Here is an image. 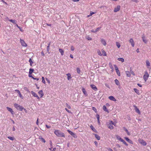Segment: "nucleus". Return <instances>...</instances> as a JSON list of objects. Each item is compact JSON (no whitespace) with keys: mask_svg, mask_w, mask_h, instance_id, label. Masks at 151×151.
Returning a JSON list of instances; mask_svg holds the SVG:
<instances>
[{"mask_svg":"<svg viewBox=\"0 0 151 151\" xmlns=\"http://www.w3.org/2000/svg\"><path fill=\"white\" fill-rule=\"evenodd\" d=\"M116 45L117 47L118 48H119L120 46V44L118 42H116Z\"/></svg>","mask_w":151,"mask_h":151,"instance_id":"49530a36","label":"nucleus"},{"mask_svg":"<svg viewBox=\"0 0 151 151\" xmlns=\"http://www.w3.org/2000/svg\"><path fill=\"white\" fill-rule=\"evenodd\" d=\"M42 82H43L44 83H45V80L44 77H42Z\"/></svg>","mask_w":151,"mask_h":151,"instance_id":"3c124183","label":"nucleus"},{"mask_svg":"<svg viewBox=\"0 0 151 151\" xmlns=\"http://www.w3.org/2000/svg\"><path fill=\"white\" fill-rule=\"evenodd\" d=\"M55 134L58 137H65L64 133L59 130H55L54 132Z\"/></svg>","mask_w":151,"mask_h":151,"instance_id":"f257e3e1","label":"nucleus"},{"mask_svg":"<svg viewBox=\"0 0 151 151\" xmlns=\"http://www.w3.org/2000/svg\"><path fill=\"white\" fill-rule=\"evenodd\" d=\"M72 136L75 138H76L77 137V136L74 133H73V134H72Z\"/></svg>","mask_w":151,"mask_h":151,"instance_id":"a19ab883","label":"nucleus"},{"mask_svg":"<svg viewBox=\"0 0 151 151\" xmlns=\"http://www.w3.org/2000/svg\"><path fill=\"white\" fill-rule=\"evenodd\" d=\"M142 39L143 41L145 43H147V40L145 39V36L143 35L142 36Z\"/></svg>","mask_w":151,"mask_h":151,"instance_id":"9b49d317","label":"nucleus"},{"mask_svg":"<svg viewBox=\"0 0 151 151\" xmlns=\"http://www.w3.org/2000/svg\"><path fill=\"white\" fill-rule=\"evenodd\" d=\"M39 139L43 142L45 143V139L42 138L41 137H40Z\"/></svg>","mask_w":151,"mask_h":151,"instance_id":"c85d7f7f","label":"nucleus"},{"mask_svg":"<svg viewBox=\"0 0 151 151\" xmlns=\"http://www.w3.org/2000/svg\"><path fill=\"white\" fill-rule=\"evenodd\" d=\"M38 93L39 94L41 95V97H42L43 95V94L42 91H39Z\"/></svg>","mask_w":151,"mask_h":151,"instance_id":"e433bc0d","label":"nucleus"},{"mask_svg":"<svg viewBox=\"0 0 151 151\" xmlns=\"http://www.w3.org/2000/svg\"><path fill=\"white\" fill-rule=\"evenodd\" d=\"M90 127L91 129L94 132H96V129L93 127L92 125H91L90 126Z\"/></svg>","mask_w":151,"mask_h":151,"instance_id":"473e14b6","label":"nucleus"},{"mask_svg":"<svg viewBox=\"0 0 151 151\" xmlns=\"http://www.w3.org/2000/svg\"><path fill=\"white\" fill-rule=\"evenodd\" d=\"M117 60L119 61H121L122 62H123L124 61V59L123 58H118Z\"/></svg>","mask_w":151,"mask_h":151,"instance_id":"7c9ffc66","label":"nucleus"},{"mask_svg":"<svg viewBox=\"0 0 151 151\" xmlns=\"http://www.w3.org/2000/svg\"><path fill=\"white\" fill-rule=\"evenodd\" d=\"M124 139L126 140L128 142H129V143L131 144H133V142L132 141L129 139L128 137H125L124 138Z\"/></svg>","mask_w":151,"mask_h":151,"instance_id":"1a4fd4ad","label":"nucleus"},{"mask_svg":"<svg viewBox=\"0 0 151 151\" xmlns=\"http://www.w3.org/2000/svg\"><path fill=\"white\" fill-rule=\"evenodd\" d=\"M6 109H7L9 111H10L12 114H14V112L12 109L8 107H6Z\"/></svg>","mask_w":151,"mask_h":151,"instance_id":"dca6fc26","label":"nucleus"},{"mask_svg":"<svg viewBox=\"0 0 151 151\" xmlns=\"http://www.w3.org/2000/svg\"><path fill=\"white\" fill-rule=\"evenodd\" d=\"M9 21L10 22H11L14 24H16L17 23V21L15 19L13 20V19H10L9 20Z\"/></svg>","mask_w":151,"mask_h":151,"instance_id":"cd10ccee","label":"nucleus"},{"mask_svg":"<svg viewBox=\"0 0 151 151\" xmlns=\"http://www.w3.org/2000/svg\"><path fill=\"white\" fill-rule=\"evenodd\" d=\"M129 42L131 44L132 47H134V43L133 39L132 38H131L129 40Z\"/></svg>","mask_w":151,"mask_h":151,"instance_id":"2eb2a0df","label":"nucleus"},{"mask_svg":"<svg viewBox=\"0 0 151 151\" xmlns=\"http://www.w3.org/2000/svg\"><path fill=\"white\" fill-rule=\"evenodd\" d=\"M123 129H124V130L127 133L128 135H130V132H129L128 130L125 127H123Z\"/></svg>","mask_w":151,"mask_h":151,"instance_id":"393cba45","label":"nucleus"},{"mask_svg":"<svg viewBox=\"0 0 151 151\" xmlns=\"http://www.w3.org/2000/svg\"><path fill=\"white\" fill-rule=\"evenodd\" d=\"M107 149L109 151H113V150L110 148H107Z\"/></svg>","mask_w":151,"mask_h":151,"instance_id":"5fc2aeb1","label":"nucleus"},{"mask_svg":"<svg viewBox=\"0 0 151 151\" xmlns=\"http://www.w3.org/2000/svg\"><path fill=\"white\" fill-rule=\"evenodd\" d=\"M133 106L134 107V109L135 110V111L139 114H140V111L139 109L137 108V106L135 105H134Z\"/></svg>","mask_w":151,"mask_h":151,"instance_id":"0eeeda50","label":"nucleus"},{"mask_svg":"<svg viewBox=\"0 0 151 151\" xmlns=\"http://www.w3.org/2000/svg\"><path fill=\"white\" fill-rule=\"evenodd\" d=\"M10 19H9V18L8 17H6L4 18V20L5 21H7L8 20L9 21V20Z\"/></svg>","mask_w":151,"mask_h":151,"instance_id":"4d7b16f0","label":"nucleus"},{"mask_svg":"<svg viewBox=\"0 0 151 151\" xmlns=\"http://www.w3.org/2000/svg\"><path fill=\"white\" fill-rule=\"evenodd\" d=\"M31 93L33 96L37 97V99H39V97L37 96V95L36 93H35L32 91H31Z\"/></svg>","mask_w":151,"mask_h":151,"instance_id":"f3484780","label":"nucleus"},{"mask_svg":"<svg viewBox=\"0 0 151 151\" xmlns=\"http://www.w3.org/2000/svg\"><path fill=\"white\" fill-rule=\"evenodd\" d=\"M110 123H110L112 125H114V122L113 121H111Z\"/></svg>","mask_w":151,"mask_h":151,"instance_id":"e2e57ef3","label":"nucleus"},{"mask_svg":"<svg viewBox=\"0 0 151 151\" xmlns=\"http://www.w3.org/2000/svg\"><path fill=\"white\" fill-rule=\"evenodd\" d=\"M34 71V70L32 68H30L29 70V74H32Z\"/></svg>","mask_w":151,"mask_h":151,"instance_id":"2f4dec72","label":"nucleus"},{"mask_svg":"<svg viewBox=\"0 0 151 151\" xmlns=\"http://www.w3.org/2000/svg\"><path fill=\"white\" fill-rule=\"evenodd\" d=\"M66 106L69 109H70L71 108L70 106L67 104H66Z\"/></svg>","mask_w":151,"mask_h":151,"instance_id":"6e6d98bb","label":"nucleus"},{"mask_svg":"<svg viewBox=\"0 0 151 151\" xmlns=\"http://www.w3.org/2000/svg\"><path fill=\"white\" fill-rule=\"evenodd\" d=\"M116 139L120 141L121 142H122V140H123V139H122L119 136L116 135Z\"/></svg>","mask_w":151,"mask_h":151,"instance_id":"412c9836","label":"nucleus"},{"mask_svg":"<svg viewBox=\"0 0 151 151\" xmlns=\"http://www.w3.org/2000/svg\"><path fill=\"white\" fill-rule=\"evenodd\" d=\"M108 127L111 129H112L114 128V127L111 123H109L108 124Z\"/></svg>","mask_w":151,"mask_h":151,"instance_id":"aec40b11","label":"nucleus"},{"mask_svg":"<svg viewBox=\"0 0 151 151\" xmlns=\"http://www.w3.org/2000/svg\"><path fill=\"white\" fill-rule=\"evenodd\" d=\"M146 66L147 68L149 69L150 70L151 69V67H150V63L148 60H146Z\"/></svg>","mask_w":151,"mask_h":151,"instance_id":"423d86ee","label":"nucleus"},{"mask_svg":"<svg viewBox=\"0 0 151 151\" xmlns=\"http://www.w3.org/2000/svg\"><path fill=\"white\" fill-rule=\"evenodd\" d=\"M132 1L134 2H135L136 3H137L138 2V1L137 0H131Z\"/></svg>","mask_w":151,"mask_h":151,"instance_id":"052dcab7","label":"nucleus"},{"mask_svg":"<svg viewBox=\"0 0 151 151\" xmlns=\"http://www.w3.org/2000/svg\"><path fill=\"white\" fill-rule=\"evenodd\" d=\"M109 99L112 101H116V99L112 96H110L109 97Z\"/></svg>","mask_w":151,"mask_h":151,"instance_id":"a211bd4d","label":"nucleus"},{"mask_svg":"<svg viewBox=\"0 0 151 151\" xmlns=\"http://www.w3.org/2000/svg\"><path fill=\"white\" fill-rule=\"evenodd\" d=\"M120 6L119 5L118 6L114 8V12H116L119 11L120 9Z\"/></svg>","mask_w":151,"mask_h":151,"instance_id":"f8f14e48","label":"nucleus"},{"mask_svg":"<svg viewBox=\"0 0 151 151\" xmlns=\"http://www.w3.org/2000/svg\"><path fill=\"white\" fill-rule=\"evenodd\" d=\"M67 132L71 135L73 133V132H72L71 131H70V130L69 129L67 130Z\"/></svg>","mask_w":151,"mask_h":151,"instance_id":"c03bdc74","label":"nucleus"},{"mask_svg":"<svg viewBox=\"0 0 151 151\" xmlns=\"http://www.w3.org/2000/svg\"><path fill=\"white\" fill-rule=\"evenodd\" d=\"M8 138L10 139V140H14V137H8Z\"/></svg>","mask_w":151,"mask_h":151,"instance_id":"4c0bfd02","label":"nucleus"},{"mask_svg":"<svg viewBox=\"0 0 151 151\" xmlns=\"http://www.w3.org/2000/svg\"><path fill=\"white\" fill-rule=\"evenodd\" d=\"M116 146L117 147L120 148L121 147V146L119 144H117L116 145Z\"/></svg>","mask_w":151,"mask_h":151,"instance_id":"bf43d9fd","label":"nucleus"},{"mask_svg":"<svg viewBox=\"0 0 151 151\" xmlns=\"http://www.w3.org/2000/svg\"><path fill=\"white\" fill-rule=\"evenodd\" d=\"M66 75L67 76V79L68 80H70L71 78L70 74V73H68L66 74Z\"/></svg>","mask_w":151,"mask_h":151,"instance_id":"5701e85b","label":"nucleus"},{"mask_svg":"<svg viewBox=\"0 0 151 151\" xmlns=\"http://www.w3.org/2000/svg\"><path fill=\"white\" fill-rule=\"evenodd\" d=\"M91 87L95 91H96L98 89L96 86L93 84H91L90 85Z\"/></svg>","mask_w":151,"mask_h":151,"instance_id":"9d476101","label":"nucleus"},{"mask_svg":"<svg viewBox=\"0 0 151 151\" xmlns=\"http://www.w3.org/2000/svg\"><path fill=\"white\" fill-rule=\"evenodd\" d=\"M121 142H122L126 146H127L128 145L127 144L124 139H123Z\"/></svg>","mask_w":151,"mask_h":151,"instance_id":"58836bf2","label":"nucleus"},{"mask_svg":"<svg viewBox=\"0 0 151 151\" xmlns=\"http://www.w3.org/2000/svg\"><path fill=\"white\" fill-rule=\"evenodd\" d=\"M41 54L43 56H44V55H45V54L44 53V51L43 50L42 51V52H41Z\"/></svg>","mask_w":151,"mask_h":151,"instance_id":"338daca9","label":"nucleus"},{"mask_svg":"<svg viewBox=\"0 0 151 151\" xmlns=\"http://www.w3.org/2000/svg\"><path fill=\"white\" fill-rule=\"evenodd\" d=\"M109 65L110 68L112 69V70L113 69V67L111 63H109Z\"/></svg>","mask_w":151,"mask_h":151,"instance_id":"ea45409f","label":"nucleus"},{"mask_svg":"<svg viewBox=\"0 0 151 151\" xmlns=\"http://www.w3.org/2000/svg\"><path fill=\"white\" fill-rule=\"evenodd\" d=\"M102 55H103L105 56H106V52L103 50H102Z\"/></svg>","mask_w":151,"mask_h":151,"instance_id":"c9c22d12","label":"nucleus"},{"mask_svg":"<svg viewBox=\"0 0 151 151\" xmlns=\"http://www.w3.org/2000/svg\"><path fill=\"white\" fill-rule=\"evenodd\" d=\"M145 74L143 76V78L145 81L146 82L149 77V74L147 71H145Z\"/></svg>","mask_w":151,"mask_h":151,"instance_id":"7ed1b4c3","label":"nucleus"},{"mask_svg":"<svg viewBox=\"0 0 151 151\" xmlns=\"http://www.w3.org/2000/svg\"><path fill=\"white\" fill-rule=\"evenodd\" d=\"M65 110H66V111H67L68 113H71V111H70V110H68L67 109V108H65Z\"/></svg>","mask_w":151,"mask_h":151,"instance_id":"864d4df0","label":"nucleus"},{"mask_svg":"<svg viewBox=\"0 0 151 151\" xmlns=\"http://www.w3.org/2000/svg\"><path fill=\"white\" fill-rule=\"evenodd\" d=\"M134 90L135 93H136L138 95H139L140 93L139 91L138 90L137 88H134Z\"/></svg>","mask_w":151,"mask_h":151,"instance_id":"bb28decb","label":"nucleus"},{"mask_svg":"<svg viewBox=\"0 0 151 151\" xmlns=\"http://www.w3.org/2000/svg\"><path fill=\"white\" fill-rule=\"evenodd\" d=\"M136 51L137 53H139V48H137V49L136 50Z\"/></svg>","mask_w":151,"mask_h":151,"instance_id":"774afa93","label":"nucleus"},{"mask_svg":"<svg viewBox=\"0 0 151 151\" xmlns=\"http://www.w3.org/2000/svg\"><path fill=\"white\" fill-rule=\"evenodd\" d=\"M94 135L95 137L98 140H99L100 139V137L99 135L97 134H94Z\"/></svg>","mask_w":151,"mask_h":151,"instance_id":"a878e982","label":"nucleus"},{"mask_svg":"<svg viewBox=\"0 0 151 151\" xmlns=\"http://www.w3.org/2000/svg\"><path fill=\"white\" fill-rule=\"evenodd\" d=\"M59 51L61 53V55H64V51L63 49L60 48L59 49Z\"/></svg>","mask_w":151,"mask_h":151,"instance_id":"b1692460","label":"nucleus"},{"mask_svg":"<svg viewBox=\"0 0 151 151\" xmlns=\"http://www.w3.org/2000/svg\"><path fill=\"white\" fill-rule=\"evenodd\" d=\"M87 39H88V40H92L91 38L90 37L88 36L87 37Z\"/></svg>","mask_w":151,"mask_h":151,"instance_id":"13d9d810","label":"nucleus"},{"mask_svg":"<svg viewBox=\"0 0 151 151\" xmlns=\"http://www.w3.org/2000/svg\"><path fill=\"white\" fill-rule=\"evenodd\" d=\"M71 50L72 51H73L74 50V48L73 46L71 47Z\"/></svg>","mask_w":151,"mask_h":151,"instance_id":"0e129e2a","label":"nucleus"},{"mask_svg":"<svg viewBox=\"0 0 151 151\" xmlns=\"http://www.w3.org/2000/svg\"><path fill=\"white\" fill-rule=\"evenodd\" d=\"M139 143L143 146H145L147 145V143L143 139H139L138 140Z\"/></svg>","mask_w":151,"mask_h":151,"instance_id":"20e7f679","label":"nucleus"},{"mask_svg":"<svg viewBox=\"0 0 151 151\" xmlns=\"http://www.w3.org/2000/svg\"><path fill=\"white\" fill-rule=\"evenodd\" d=\"M32 78L34 80H36L37 81H38L39 80L38 78H34L33 77H32Z\"/></svg>","mask_w":151,"mask_h":151,"instance_id":"69168bd1","label":"nucleus"},{"mask_svg":"<svg viewBox=\"0 0 151 151\" xmlns=\"http://www.w3.org/2000/svg\"><path fill=\"white\" fill-rule=\"evenodd\" d=\"M101 42L102 43L104 46H105L106 45V42L103 39H102L101 40Z\"/></svg>","mask_w":151,"mask_h":151,"instance_id":"4be33fe9","label":"nucleus"},{"mask_svg":"<svg viewBox=\"0 0 151 151\" xmlns=\"http://www.w3.org/2000/svg\"><path fill=\"white\" fill-rule=\"evenodd\" d=\"M15 91L16 92L19 94H20V91L18 90H15Z\"/></svg>","mask_w":151,"mask_h":151,"instance_id":"603ef678","label":"nucleus"},{"mask_svg":"<svg viewBox=\"0 0 151 151\" xmlns=\"http://www.w3.org/2000/svg\"><path fill=\"white\" fill-rule=\"evenodd\" d=\"M29 62L30 63V65L31 66H32V64H33V62L32 61V60L31 59V58H30L29 59Z\"/></svg>","mask_w":151,"mask_h":151,"instance_id":"72a5a7b5","label":"nucleus"},{"mask_svg":"<svg viewBox=\"0 0 151 151\" xmlns=\"http://www.w3.org/2000/svg\"><path fill=\"white\" fill-rule=\"evenodd\" d=\"M92 110H93L94 111L96 112V113L97 112V109H96V108L95 107H92Z\"/></svg>","mask_w":151,"mask_h":151,"instance_id":"37998d69","label":"nucleus"},{"mask_svg":"<svg viewBox=\"0 0 151 151\" xmlns=\"http://www.w3.org/2000/svg\"><path fill=\"white\" fill-rule=\"evenodd\" d=\"M101 27H98L96 29V30H95V32H96L98 31L99 30L101 29Z\"/></svg>","mask_w":151,"mask_h":151,"instance_id":"de8ad7c7","label":"nucleus"},{"mask_svg":"<svg viewBox=\"0 0 151 151\" xmlns=\"http://www.w3.org/2000/svg\"><path fill=\"white\" fill-rule=\"evenodd\" d=\"M114 66L115 68V69L116 70V73L119 76H120V72L119 70H118V67H117L116 65H114Z\"/></svg>","mask_w":151,"mask_h":151,"instance_id":"39448f33","label":"nucleus"},{"mask_svg":"<svg viewBox=\"0 0 151 151\" xmlns=\"http://www.w3.org/2000/svg\"><path fill=\"white\" fill-rule=\"evenodd\" d=\"M97 53L98 55L100 56H101L102 55V54L101 53L100 51L99 50L98 51Z\"/></svg>","mask_w":151,"mask_h":151,"instance_id":"a18cd8bd","label":"nucleus"},{"mask_svg":"<svg viewBox=\"0 0 151 151\" xmlns=\"http://www.w3.org/2000/svg\"><path fill=\"white\" fill-rule=\"evenodd\" d=\"M95 14L94 12H91L90 14V16H92V15L93 14Z\"/></svg>","mask_w":151,"mask_h":151,"instance_id":"680f3d73","label":"nucleus"},{"mask_svg":"<svg viewBox=\"0 0 151 151\" xmlns=\"http://www.w3.org/2000/svg\"><path fill=\"white\" fill-rule=\"evenodd\" d=\"M20 42L22 44V45L24 47H26L27 46V44L25 43L24 41L23 40H21V39H20Z\"/></svg>","mask_w":151,"mask_h":151,"instance_id":"6e6552de","label":"nucleus"},{"mask_svg":"<svg viewBox=\"0 0 151 151\" xmlns=\"http://www.w3.org/2000/svg\"><path fill=\"white\" fill-rule=\"evenodd\" d=\"M16 26L17 27H18L19 29H20V30L21 31H22V30L21 29L22 28L20 27L17 24H16Z\"/></svg>","mask_w":151,"mask_h":151,"instance_id":"09e8293b","label":"nucleus"},{"mask_svg":"<svg viewBox=\"0 0 151 151\" xmlns=\"http://www.w3.org/2000/svg\"><path fill=\"white\" fill-rule=\"evenodd\" d=\"M50 144L51 146V147L50 148H49V149L52 151L55 150L56 149L55 148H52L51 147H52V142L51 141H50Z\"/></svg>","mask_w":151,"mask_h":151,"instance_id":"ddd939ff","label":"nucleus"},{"mask_svg":"<svg viewBox=\"0 0 151 151\" xmlns=\"http://www.w3.org/2000/svg\"><path fill=\"white\" fill-rule=\"evenodd\" d=\"M103 109L104 111L107 113L109 112V110L107 109L106 106L105 105H104L103 106Z\"/></svg>","mask_w":151,"mask_h":151,"instance_id":"6ab92c4d","label":"nucleus"},{"mask_svg":"<svg viewBox=\"0 0 151 151\" xmlns=\"http://www.w3.org/2000/svg\"><path fill=\"white\" fill-rule=\"evenodd\" d=\"M82 91L83 93V94L85 95V96H87V92L86 91L85 88H83L82 89Z\"/></svg>","mask_w":151,"mask_h":151,"instance_id":"4468645a","label":"nucleus"},{"mask_svg":"<svg viewBox=\"0 0 151 151\" xmlns=\"http://www.w3.org/2000/svg\"><path fill=\"white\" fill-rule=\"evenodd\" d=\"M126 73L127 77H129L131 76V74L129 71H126Z\"/></svg>","mask_w":151,"mask_h":151,"instance_id":"c756f323","label":"nucleus"},{"mask_svg":"<svg viewBox=\"0 0 151 151\" xmlns=\"http://www.w3.org/2000/svg\"><path fill=\"white\" fill-rule=\"evenodd\" d=\"M96 118L97 119V120H99V117H100L99 115V114H97L96 115Z\"/></svg>","mask_w":151,"mask_h":151,"instance_id":"8fccbe9b","label":"nucleus"},{"mask_svg":"<svg viewBox=\"0 0 151 151\" xmlns=\"http://www.w3.org/2000/svg\"><path fill=\"white\" fill-rule=\"evenodd\" d=\"M115 83L117 85H119V81H118V80H117V79H116L115 80Z\"/></svg>","mask_w":151,"mask_h":151,"instance_id":"f704fd0d","label":"nucleus"},{"mask_svg":"<svg viewBox=\"0 0 151 151\" xmlns=\"http://www.w3.org/2000/svg\"><path fill=\"white\" fill-rule=\"evenodd\" d=\"M14 107L16 109H17V110H19L20 111H22L23 109H24V110H26V109H24L23 107L20 106V105H18L16 103L14 104Z\"/></svg>","mask_w":151,"mask_h":151,"instance_id":"f03ea898","label":"nucleus"},{"mask_svg":"<svg viewBox=\"0 0 151 151\" xmlns=\"http://www.w3.org/2000/svg\"><path fill=\"white\" fill-rule=\"evenodd\" d=\"M77 72L79 74L81 72V70L79 68H77L76 69Z\"/></svg>","mask_w":151,"mask_h":151,"instance_id":"79ce46f5","label":"nucleus"}]
</instances>
